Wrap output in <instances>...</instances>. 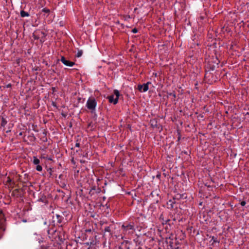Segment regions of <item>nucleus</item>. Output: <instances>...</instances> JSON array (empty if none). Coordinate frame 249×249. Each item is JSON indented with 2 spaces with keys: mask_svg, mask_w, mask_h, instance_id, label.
Returning a JSON list of instances; mask_svg holds the SVG:
<instances>
[{
  "mask_svg": "<svg viewBox=\"0 0 249 249\" xmlns=\"http://www.w3.org/2000/svg\"><path fill=\"white\" fill-rule=\"evenodd\" d=\"M96 105L97 102L94 98H89L87 102L86 107L91 111V112L95 111Z\"/></svg>",
  "mask_w": 249,
  "mask_h": 249,
  "instance_id": "f257e3e1",
  "label": "nucleus"
},
{
  "mask_svg": "<svg viewBox=\"0 0 249 249\" xmlns=\"http://www.w3.org/2000/svg\"><path fill=\"white\" fill-rule=\"evenodd\" d=\"M114 94L116 96V97L114 98V95H110L107 97L109 102L111 103H113V104L115 105L118 103V98L120 95L119 92L117 90H114Z\"/></svg>",
  "mask_w": 249,
  "mask_h": 249,
  "instance_id": "f03ea898",
  "label": "nucleus"
},
{
  "mask_svg": "<svg viewBox=\"0 0 249 249\" xmlns=\"http://www.w3.org/2000/svg\"><path fill=\"white\" fill-rule=\"evenodd\" d=\"M150 84H151V82H148L142 85H139L137 89L140 92H146L148 89V85Z\"/></svg>",
  "mask_w": 249,
  "mask_h": 249,
  "instance_id": "7ed1b4c3",
  "label": "nucleus"
},
{
  "mask_svg": "<svg viewBox=\"0 0 249 249\" xmlns=\"http://www.w3.org/2000/svg\"><path fill=\"white\" fill-rule=\"evenodd\" d=\"M60 60L65 65L67 66L72 67L74 65V62L66 60L64 56L61 57Z\"/></svg>",
  "mask_w": 249,
  "mask_h": 249,
  "instance_id": "20e7f679",
  "label": "nucleus"
},
{
  "mask_svg": "<svg viewBox=\"0 0 249 249\" xmlns=\"http://www.w3.org/2000/svg\"><path fill=\"white\" fill-rule=\"evenodd\" d=\"M122 228L123 229V231L125 233H129L128 231L129 230H132L133 229V226L131 225H127L126 226L124 225H122Z\"/></svg>",
  "mask_w": 249,
  "mask_h": 249,
  "instance_id": "39448f33",
  "label": "nucleus"
},
{
  "mask_svg": "<svg viewBox=\"0 0 249 249\" xmlns=\"http://www.w3.org/2000/svg\"><path fill=\"white\" fill-rule=\"evenodd\" d=\"M150 123L153 128H160V125L158 124L157 121L156 120H151Z\"/></svg>",
  "mask_w": 249,
  "mask_h": 249,
  "instance_id": "423d86ee",
  "label": "nucleus"
},
{
  "mask_svg": "<svg viewBox=\"0 0 249 249\" xmlns=\"http://www.w3.org/2000/svg\"><path fill=\"white\" fill-rule=\"evenodd\" d=\"M20 16L21 17H28L29 16V14L27 12H26L24 11H21Z\"/></svg>",
  "mask_w": 249,
  "mask_h": 249,
  "instance_id": "0eeeda50",
  "label": "nucleus"
},
{
  "mask_svg": "<svg viewBox=\"0 0 249 249\" xmlns=\"http://www.w3.org/2000/svg\"><path fill=\"white\" fill-rule=\"evenodd\" d=\"M40 160L36 157H34L33 163L36 165L39 164Z\"/></svg>",
  "mask_w": 249,
  "mask_h": 249,
  "instance_id": "6e6552de",
  "label": "nucleus"
},
{
  "mask_svg": "<svg viewBox=\"0 0 249 249\" xmlns=\"http://www.w3.org/2000/svg\"><path fill=\"white\" fill-rule=\"evenodd\" d=\"M83 54V51L82 50H78L77 54H76V57H80Z\"/></svg>",
  "mask_w": 249,
  "mask_h": 249,
  "instance_id": "1a4fd4ad",
  "label": "nucleus"
},
{
  "mask_svg": "<svg viewBox=\"0 0 249 249\" xmlns=\"http://www.w3.org/2000/svg\"><path fill=\"white\" fill-rule=\"evenodd\" d=\"M36 170L38 171H41L42 170V168L41 166L39 165V164H37L36 167Z\"/></svg>",
  "mask_w": 249,
  "mask_h": 249,
  "instance_id": "9d476101",
  "label": "nucleus"
},
{
  "mask_svg": "<svg viewBox=\"0 0 249 249\" xmlns=\"http://www.w3.org/2000/svg\"><path fill=\"white\" fill-rule=\"evenodd\" d=\"M6 124V121L4 120V118L2 119L1 125L4 126Z\"/></svg>",
  "mask_w": 249,
  "mask_h": 249,
  "instance_id": "9b49d317",
  "label": "nucleus"
},
{
  "mask_svg": "<svg viewBox=\"0 0 249 249\" xmlns=\"http://www.w3.org/2000/svg\"><path fill=\"white\" fill-rule=\"evenodd\" d=\"M42 12L45 13H49L50 12V10L46 8H44L42 9Z\"/></svg>",
  "mask_w": 249,
  "mask_h": 249,
  "instance_id": "f8f14e48",
  "label": "nucleus"
},
{
  "mask_svg": "<svg viewBox=\"0 0 249 249\" xmlns=\"http://www.w3.org/2000/svg\"><path fill=\"white\" fill-rule=\"evenodd\" d=\"M132 31L133 33H136L138 32V30L136 28H134Z\"/></svg>",
  "mask_w": 249,
  "mask_h": 249,
  "instance_id": "ddd939ff",
  "label": "nucleus"
},
{
  "mask_svg": "<svg viewBox=\"0 0 249 249\" xmlns=\"http://www.w3.org/2000/svg\"><path fill=\"white\" fill-rule=\"evenodd\" d=\"M246 205V202L244 201H243L241 202V205L242 206H244Z\"/></svg>",
  "mask_w": 249,
  "mask_h": 249,
  "instance_id": "4468645a",
  "label": "nucleus"
},
{
  "mask_svg": "<svg viewBox=\"0 0 249 249\" xmlns=\"http://www.w3.org/2000/svg\"><path fill=\"white\" fill-rule=\"evenodd\" d=\"M75 146H76V147H79L80 146V143H78V142H77V143L75 144Z\"/></svg>",
  "mask_w": 249,
  "mask_h": 249,
  "instance_id": "2eb2a0df",
  "label": "nucleus"
},
{
  "mask_svg": "<svg viewBox=\"0 0 249 249\" xmlns=\"http://www.w3.org/2000/svg\"><path fill=\"white\" fill-rule=\"evenodd\" d=\"M108 228H107V229H106V231H108Z\"/></svg>",
  "mask_w": 249,
  "mask_h": 249,
  "instance_id": "dca6fc26",
  "label": "nucleus"
},
{
  "mask_svg": "<svg viewBox=\"0 0 249 249\" xmlns=\"http://www.w3.org/2000/svg\"><path fill=\"white\" fill-rule=\"evenodd\" d=\"M87 231L89 232V231H91V230H88V231Z\"/></svg>",
  "mask_w": 249,
  "mask_h": 249,
  "instance_id": "f3484780",
  "label": "nucleus"
}]
</instances>
